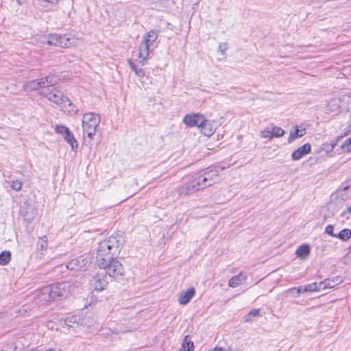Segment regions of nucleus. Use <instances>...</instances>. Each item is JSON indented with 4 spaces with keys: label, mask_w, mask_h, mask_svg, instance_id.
<instances>
[{
    "label": "nucleus",
    "mask_w": 351,
    "mask_h": 351,
    "mask_svg": "<svg viewBox=\"0 0 351 351\" xmlns=\"http://www.w3.org/2000/svg\"><path fill=\"white\" fill-rule=\"evenodd\" d=\"M252 320V317H248V314L246 315L245 321L250 322Z\"/></svg>",
    "instance_id": "nucleus-46"
},
{
    "label": "nucleus",
    "mask_w": 351,
    "mask_h": 351,
    "mask_svg": "<svg viewBox=\"0 0 351 351\" xmlns=\"http://www.w3.org/2000/svg\"><path fill=\"white\" fill-rule=\"evenodd\" d=\"M41 81H43L45 83V86H43V89L48 88L50 86H54L56 83L55 77L53 76H47L44 78H40Z\"/></svg>",
    "instance_id": "nucleus-31"
},
{
    "label": "nucleus",
    "mask_w": 351,
    "mask_h": 351,
    "mask_svg": "<svg viewBox=\"0 0 351 351\" xmlns=\"http://www.w3.org/2000/svg\"><path fill=\"white\" fill-rule=\"evenodd\" d=\"M11 260V253L10 251H3L0 254V265H6Z\"/></svg>",
    "instance_id": "nucleus-26"
},
{
    "label": "nucleus",
    "mask_w": 351,
    "mask_h": 351,
    "mask_svg": "<svg viewBox=\"0 0 351 351\" xmlns=\"http://www.w3.org/2000/svg\"><path fill=\"white\" fill-rule=\"evenodd\" d=\"M195 294V289L193 287H190L186 291H182L180 293L178 297V302L181 305L188 304Z\"/></svg>",
    "instance_id": "nucleus-14"
},
{
    "label": "nucleus",
    "mask_w": 351,
    "mask_h": 351,
    "mask_svg": "<svg viewBox=\"0 0 351 351\" xmlns=\"http://www.w3.org/2000/svg\"><path fill=\"white\" fill-rule=\"evenodd\" d=\"M64 105V107H60L64 112H67L69 114H77L78 111L77 108L69 99L68 102H65Z\"/></svg>",
    "instance_id": "nucleus-20"
},
{
    "label": "nucleus",
    "mask_w": 351,
    "mask_h": 351,
    "mask_svg": "<svg viewBox=\"0 0 351 351\" xmlns=\"http://www.w3.org/2000/svg\"><path fill=\"white\" fill-rule=\"evenodd\" d=\"M341 217H346V219H349L350 215H351V204L341 213Z\"/></svg>",
    "instance_id": "nucleus-39"
},
{
    "label": "nucleus",
    "mask_w": 351,
    "mask_h": 351,
    "mask_svg": "<svg viewBox=\"0 0 351 351\" xmlns=\"http://www.w3.org/2000/svg\"><path fill=\"white\" fill-rule=\"evenodd\" d=\"M69 282H62L45 287L40 289L39 298L43 301L49 302L65 298L73 291Z\"/></svg>",
    "instance_id": "nucleus-3"
},
{
    "label": "nucleus",
    "mask_w": 351,
    "mask_h": 351,
    "mask_svg": "<svg viewBox=\"0 0 351 351\" xmlns=\"http://www.w3.org/2000/svg\"><path fill=\"white\" fill-rule=\"evenodd\" d=\"M48 41H49V34L40 36L38 37L36 39V42L38 43H40L43 45H45V44L49 45Z\"/></svg>",
    "instance_id": "nucleus-35"
},
{
    "label": "nucleus",
    "mask_w": 351,
    "mask_h": 351,
    "mask_svg": "<svg viewBox=\"0 0 351 351\" xmlns=\"http://www.w3.org/2000/svg\"><path fill=\"white\" fill-rule=\"evenodd\" d=\"M228 49V44L226 43H219L218 46V51H220L222 54H225L226 51Z\"/></svg>",
    "instance_id": "nucleus-38"
},
{
    "label": "nucleus",
    "mask_w": 351,
    "mask_h": 351,
    "mask_svg": "<svg viewBox=\"0 0 351 351\" xmlns=\"http://www.w3.org/2000/svg\"><path fill=\"white\" fill-rule=\"evenodd\" d=\"M54 350H55V349H53V348H50L48 351H54Z\"/></svg>",
    "instance_id": "nucleus-48"
},
{
    "label": "nucleus",
    "mask_w": 351,
    "mask_h": 351,
    "mask_svg": "<svg viewBox=\"0 0 351 351\" xmlns=\"http://www.w3.org/2000/svg\"><path fill=\"white\" fill-rule=\"evenodd\" d=\"M91 263V257L88 255H82L71 260L66 265L71 271H85Z\"/></svg>",
    "instance_id": "nucleus-8"
},
{
    "label": "nucleus",
    "mask_w": 351,
    "mask_h": 351,
    "mask_svg": "<svg viewBox=\"0 0 351 351\" xmlns=\"http://www.w3.org/2000/svg\"><path fill=\"white\" fill-rule=\"evenodd\" d=\"M21 214L23 215L24 219L27 221H32L34 219V214L32 210L30 212H25L23 209L21 210Z\"/></svg>",
    "instance_id": "nucleus-33"
},
{
    "label": "nucleus",
    "mask_w": 351,
    "mask_h": 351,
    "mask_svg": "<svg viewBox=\"0 0 351 351\" xmlns=\"http://www.w3.org/2000/svg\"><path fill=\"white\" fill-rule=\"evenodd\" d=\"M205 121L204 117L199 114H186L183 119V122L186 125L190 127L197 126L198 128L205 124Z\"/></svg>",
    "instance_id": "nucleus-11"
},
{
    "label": "nucleus",
    "mask_w": 351,
    "mask_h": 351,
    "mask_svg": "<svg viewBox=\"0 0 351 351\" xmlns=\"http://www.w3.org/2000/svg\"><path fill=\"white\" fill-rule=\"evenodd\" d=\"M260 314V310L259 309H252L248 313V317H256L258 316Z\"/></svg>",
    "instance_id": "nucleus-42"
},
{
    "label": "nucleus",
    "mask_w": 351,
    "mask_h": 351,
    "mask_svg": "<svg viewBox=\"0 0 351 351\" xmlns=\"http://www.w3.org/2000/svg\"><path fill=\"white\" fill-rule=\"evenodd\" d=\"M128 62L131 68L135 73V74L139 77H143L145 76V71L142 68H138L136 64L131 60H128Z\"/></svg>",
    "instance_id": "nucleus-27"
},
{
    "label": "nucleus",
    "mask_w": 351,
    "mask_h": 351,
    "mask_svg": "<svg viewBox=\"0 0 351 351\" xmlns=\"http://www.w3.org/2000/svg\"><path fill=\"white\" fill-rule=\"evenodd\" d=\"M48 245V240L46 236L40 237L36 243V253L37 257L42 258L44 254V251L47 250Z\"/></svg>",
    "instance_id": "nucleus-15"
},
{
    "label": "nucleus",
    "mask_w": 351,
    "mask_h": 351,
    "mask_svg": "<svg viewBox=\"0 0 351 351\" xmlns=\"http://www.w3.org/2000/svg\"><path fill=\"white\" fill-rule=\"evenodd\" d=\"M97 263L101 269H105L109 278L118 282L123 280L125 277L123 267L114 257L112 258V259H106V263H105L104 265H101L99 262H97Z\"/></svg>",
    "instance_id": "nucleus-5"
},
{
    "label": "nucleus",
    "mask_w": 351,
    "mask_h": 351,
    "mask_svg": "<svg viewBox=\"0 0 351 351\" xmlns=\"http://www.w3.org/2000/svg\"><path fill=\"white\" fill-rule=\"evenodd\" d=\"M64 323L69 327H75L82 324L83 318L77 315L69 316L64 319Z\"/></svg>",
    "instance_id": "nucleus-18"
},
{
    "label": "nucleus",
    "mask_w": 351,
    "mask_h": 351,
    "mask_svg": "<svg viewBox=\"0 0 351 351\" xmlns=\"http://www.w3.org/2000/svg\"><path fill=\"white\" fill-rule=\"evenodd\" d=\"M71 38L66 35H60L58 34H49V45L60 47H69L71 45Z\"/></svg>",
    "instance_id": "nucleus-9"
},
{
    "label": "nucleus",
    "mask_w": 351,
    "mask_h": 351,
    "mask_svg": "<svg viewBox=\"0 0 351 351\" xmlns=\"http://www.w3.org/2000/svg\"><path fill=\"white\" fill-rule=\"evenodd\" d=\"M219 178V171L213 168L203 169L188 182L177 189L179 195H189L195 192L212 186Z\"/></svg>",
    "instance_id": "nucleus-1"
},
{
    "label": "nucleus",
    "mask_w": 351,
    "mask_h": 351,
    "mask_svg": "<svg viewBox=\"0 0 351 351\" xmlns=\"http://www.w3.org/2000/svg\"><path fill=\"white\" fill-rule=\"evenodd\" d=\"M64 138L71 145L73 150L77 148V142L71 132L68 135L64 136Z\"/></svg>",
    "instance_id": "nucleus-25"
},
{
    "label": "nucleus",
    "mask_w": 351,
    "mask_h": 351,
    "mask_svg": "<svg viewBox=\"0 0 351 351\" xmlns=\"http://www.w3.org/2000/svg\"><path fill=\"white\" fill-rule=\"evenodd\" d=\"M158 37V32L157 30H149L143 38V40L139 45L138 58H141L142 64L148 58L149 51L157 46L156 44V40Z\"/></svg>",
    "instance_id": "nucleus-4"
},
{
    "label": "nucleus",
    "mask_w": 351,
    "mask_h": 351,
    "mask_svg": "<svg viewBox=\"0 0 351 351\" xmlns=\"http://www.w3.org/2000/svg\"><path fill=\"white\" fill-rule=\"evenodd\" d=\"M93 284L95 289L97 291H103L108 283V278L103 274H97L93 278Z\"/></svg>",
    "instance_id": "nucleus-12"
},
{
    "label": "nucleus",
    "mask_w": 351,
    "mask_h": 351,
    "mask_svg": "<svg viewBox=\"0 0 351 351\" xmlns=\"http://www.w3.org/2000/svg\"><path fill=\"white\" fill-rule=\"evenodd\" d=\"M22 187V182L18 180L12 181L11 188L16 191H19Z\"/></svg>",
    "instance_id": "nucleus-36"
},
{
    "label": "nucleus",
    "mask_w": 351,
    "mask_h": 351,
    "mask_svg": "<svg viewBox=\"0 0 351 351\" xmlns=\"http://www.w3.org/2000/svg\"><path fill=\"white\" fill-rule=\"evenodd\" d=\"M40 95L46 97L49 101L56 104L59 107H64L65 102L69 101V98L54 86H50L48 88L42 89Z\"/></svg>",
    "instance_id": "nucleus-7"
},
{
    "label": "nucleus",
    "mask_w": 351,
    "mask_h": 351,
    "mask_svg": "<svg viewBox=\"0 0 351 351\" xmlns=\"http://www.w3.org/2000/svg\"><path fill=\"white\" fill-rule=\"evenodd\" d=\"M296 291V295H298L301 293H304L307 292L306 291H304V287H299L298 288H293L289 290V291L292 292Z\"/></svg>",
    "instance_id": "nucleus-40"
},
{
    "label": "nucleus",
    "mask_w": 351,
    "mask_h": 351,
    "mask_svg": "<svg viewBox=\"0 0 351 351\" xmlns=\"http://www.w3.org/2000/svg\"><path fill=\"white\" fill-rule=\"evenodd\" d=\"M242 274H239V275L234 276L231 278L229 280V286L231 287H237L239 285L242 284L245 280V278H242Z\"/></svg>",
    "instance_id": "nucleus-24"
},
{
    "label": "nucleus",
    "mask_w": 351,
    "mask_h": 351,
    "mask_svg": "<svg viewBox=\"0 0 351 351\" xmlns=\"http://www.w3.org/2000/svg\"><path fill=\"white\" fill-rule=\"evenodd\" d=\"M306 134L305 130H299L298 127L297 126L295 128V130L294 132H292L290 133L289 138H288V143H292L295 139L299 137L303 136Z\"/></svg>",
    "instance_id": "nucleus-21"
},
{
    "label": "nucleus",
    "mask_w": 351,
    "mask_h": 351,
    "mask_svg": "<svg viewBox=\"0 0 351 351\" xmlns=\"http://www.w3.org/2000/svg\"><path fill=\"white\" fill-rule=\"evenodd\" d=\"M336 238L341 240L342 241H347L351 238V230L349 228H344L337 234Z\"/></svg>",
    "instance_id": "nucleus-23"
},
{
    "label": "nucleus",
    "mask_w": 351,
    "mask_h": 351,
    "mask_svg": "<svg viewBox=\"0 0 351 351\" xmlns=\"http://www.w3.org/2000/svg\"><path fill=\"white\" fill-rule=\"evenodd\" d=\"M348 146H351V136L348 138L342 145L343 147Z\"/></svg>",
    "instance_id": "nucleus-43"
},
{
    "label": "nucleus",
    "mask_w": 351,
    "mask_h": 351,
    "mask_svg": "<svg viewBox=\"0 0 351 351\" xmlns=\"http://www.w3.org/2000/svg\"><path fill=\"white\" fill-rule=\"evenodd\" d=\"M100 123V117L99 114L88 112L83 115L82 130L84 134H86L90 140L93 138L95 134L96 129Z\"/></svg>",
    "instance_id": "nucleus-6"
},
{
    "label": "nucleus",
    "mask_w": 351,
    "mask_h": 351,
    "mask_svg": "<svg viewBox=\"0 0 351 351\" xmlns=\"http://www.w3.org/2000/svg\"><path fill=\"white\" fill-rule=\"evenodd\" d=\"M333 230H334V226L332 225H328L325 228V232L328 234L331 237L336 238L337 234H335L333 232Z\"/></svg>",
    "instance_id": "nucleus-37"
},
{
    "label": "nucleus",
    "mask_w": 351,
    "mask_h": 351,
    "mask_svg": "<svg viewBox=\"0 0 351 351\" xmlns=\"http://www.w3.org/2000/svg\"><path fill=\"white\" fill-rule=\"evenodd\" d=\"M341 282L342 279L340 276H335L332 278H328L320 282V285L322 286L324 290L328 288H333L339 285Z\"/></svg>",
    "instance_id": "nucleus-17"
},
{
    "label": "nucleus",
    "mask_w": 351,
    "mask_h": 351,
    "mask_svg": "<svg viewBox=\"0 0 351 351\" xmlns=\"http://www.w3.org/2000/svg\"><path fill=\"white\" fill-rule=\"evenodd\" d=\"M271 130L273 137H282L285 133L283 129L274 125H271Z\"/></svg>",
    "instance_id": "nucleus-29"
},
{
    "label": "nucleus",
    "mask_w": 351,
    "mask_h": 351,
    "mask_svg": "<svg viewBox=\"0 0 351 351\" xmlns=\"http://www.w3.org/2000/svg\"><path fill=\"white\" fill-rule=\"evenodd\" d=\"M209 351H228V350H226L225 349L222 348H215L214 349L211 350H209Z\"/></svg>",
    "instance_id": "nucleus-45"
},
{
    "label": "nucleus",
    "mask_w": 351,
    "mask_h": 351,
    "mask_svg": "<svg viewBox=\"0 0 351 351\" xmlns=\"http://www.w3.org/2000/svg\"><path fill=\"white\" fill-rule=\"evenodd\" d=\"M343 99L341 97H332L328 99L326 103V111L327 113H333L338 114L341 111L342 103Z\"/></svg>",
    "instance_id": "nucleus-10"
},
{
    "label": "nucleus",
    "mask_w": 351,
    "mask_h": 351,
    "mask_svg": "<svg viewBox=\"0 0 351 351\" xmlns=\"http://www.w3.org/2000/svg\"><path fill=\"white\" fill-rule=\"evenodd\" d=\"M202 134L206 136H210L213 134V130L210 126V124L208 122L207 120L205 121V124H203L202 126H200Z\"/></svg>",
    "instance_id": "nucleus-30"
},
{
    "label": "nucleus",
    "mask_w": 351,
    "mask_h": 351,
    "mask_svg": "<svg viewBox=\"0 0 351 351\" xmlns=\"http://www.w3.org/2000/svg\"><path fill=\"white\" fill-rule=\"evenodd\" d=\"M261 136L264 138H269V140L273 138L271 134V128L269 127L266 128L264 130L261 132Z\"/></svg>",
    "instance_id": "nucleus-34"
},
{
    "label": "nucleus",
    "mask_w": 351,
    "mask_h": 351,
    "mask_svg": "<svg viewBox=\"0 0 351 351\" xmlns=\"http://www.w3.org/2000/svg\"><path fill=\"white\" fill-rule=\"evenodd\" d=\"M43 86H45L44 82L39 79L38 80H32L25 84L23 85V89L25 91L36 90L40 88L43 89Z\"/></svg>",
    "instance_id": "nucleus-16"
},
{
    "label": "nucleus",
    "mask_w": 351,
    "mask_h": 351,
    "mask_svg": "<svg viewBox=\"0 0 351 351\" xmlns=\"http://www.w3.org/2000/svg\"><path fill=\"white\" fill-rule=\"evenodd\" d=\"M32 351H39L37 348H34L32 350Z\"/></svg>",
    "instance_id": "nucleus-47"
},
{
    "label": "nucleus",
    "mask_w": 351,
    "mask_h": 351,
    "mask_svg": "<svg viewBox=\"0 0 351 351\" xmlns=\"http://www.w3.org/2000/svg\"><path fill=\"white\" fill-rule=\"evenodd\" d=\"M346 258L351 263V246L349 248V251L346 256Z\"/></svg>",
    "instance_id": "nucleus-44"
},
{
    "label": "nucleus",
    "mask_w": 351,
    "mask_h": 351,
    "mask_svg": "<svg viewBox=\"0 0 351 351\" xmlns=\"http://www.w3.org/2000/svg\"><path fill=\"white\" fill-rule=\"evenodd\" d=\"M123 243V238L121 234L112 235L101 241L97 247V262L104 265L106 263V259H112L120 252Z\"/></svg>",
    "instance_id": "nucleus-2"
},
{
    "label": "nucleus",
    "mask_w": 351,
    "mask_h": 351,
    "mask_svg": "<svg viewBox=\"0 0 351 351\" xmlns=\"http://www.w3.org/2000/svg\"><path fill=\"white\" fill-rule=\"evenodd\" d=\"M55 130L56 133L63 135L64 137L71 132L69 129L64 125H57L55 128Z\"/></svg>",
    "instance_id": "nucleus-32"
},
{
    "label": "nucleus",
    "mask_w": 351,
    "mask_h": 351,
    "mask_svg": "<svg viewBox=\"0 0 351 351\" xmlns=\"http://www.w3.org/2000/svg\"><path fill=\"white\" fill-rule=\"evenodd\" d=\"M189 336L186 335L183 339L182 346L179 351H193V343L188 339Z\"/></svg>",
    "instance_id": "nucleus-22"
},
{
    "label": "nucleus",
    "mask_w": 351,
    "mask_h": 351,
    "mask_svg": "<svg viewBox=\"0 0 351 351\" xmlns=\"http://www.w3.org/2000/svg\"><path fill=\"white\" fill-rule=\"evenodd\" d=\"M350 187H351V178L350 179V180H348V181H347L346 182H343L341 184V189L344 191H346Z\"/></svg>",
    "instance_id": "nucleus-41"
},
{
    "label": "nucleus",
    "mask_w": 351,
    "mask_h": 351,
    "mask_svg": "<svg viewBox=\"0 0 351 351\" xmlns=\"http://www.w3.org/2000/svg\"><path fill=\"white\" fill-rule=\"evenodd\" d=\"M311 151V145L309 143H306L302 146L298 147L291 154L293 160H300L304 156L309 154Z\"/></svg>",
    "instance_id": "nucleus-13"
},
{
    "label": "nucleus",
    "mask_w": 351,
    "mask_h": 351,
    "mask_svg": "<svg viewBox=\"0 0 351 351\" xmlns=\"http://www.w3.org/2000/svg\"><path fill=\"white\" fill-rule=\"evenodd\" d=\"M323 290L322 286L320 285V282H313L304 286V291L307 292L319 291Z\"/></svg>",
    "instance_id": "nucleus-28"
},
{
    "label": "nucleus",
    "mask_w": 351,
    "mask_h": 351,
    "mask_svg": "<svg viewBox=\"0 0 351 351\" xmlns=\"http://www.w3.org/2000/svg\"><path fill=\"white\" fill-rule=\"evenodd\" d=\"M298 257L304 259L310 254V247L307 244L299 246L295 252Z\"/></svg>",
    "instance_id": "nucleus-19"
}]
</instances>
